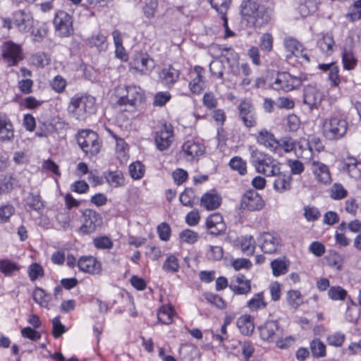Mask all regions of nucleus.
<instances>
[{
    "instance_id": "nucleus-1",
    "label": "nucleus",
    "mask_w": 361,
    "mask_h": 361,
    "mask_svg": "<svg viewBox=\"0 0 361 361\" xmlns=\"http://www.w3.org/2000/svg\"><path fill=\"white\" fill-rule=\"evenodd\" d=\"M248 150L250 154V163L258 173L267 177L275 176L279 173L280 162L271 154L253 145H250Z\"/></svg>"
},
{
    "instance_id": "nucleus-2",
    "label": "nucleus",
    "mask_w": 361,
    "mask_h": 361,
    "mask_svg": "<svg viewBox=\"0 0 361 361\" xmlns=\"http://www.w3.org/2000/svg\"><path fill=\"white\" fill-rule=\"evenodd\" d=\"M240 15L247 25L250 27H259L269 21V16L263 6L256 1L243 0L240 4Z\"/></svg>"
},
{
    "instance_id": "nucleus-3",
    "label": "nucleus",
    "mask_w": 361,
    "mask_h": 361,
    "mask_svg": "<svg viewBox=\"0 0 361 361\" xmlns=\"http://www.w3.org/2000/svg\"><path fill=\"white\" fill-rule=\"evenodd\" d=\"M95 109L94 97L83 94H75L71 99L67 109L69 115L78 121H85Z\"/></svg>"
},
{
    "instance_id": "nucleus-4",
    "label": "nucleus",
    "mask_w": 361,
    "mask_h": 361,
    "mask_svg": "<svg viewBox=\"0 0 361 361\" xmlns=\"http://www.w3.org/2000/svg\"><path fill=\"white\" fill-rule=\"evenodd\" d=\"M322 132L324 137L331 141L338 140L347 133L348 123L343 116L334 114L322 121Z\"/></svg>"
},
{
    "instance_id": "nucleus-5",
    "label": "nucleus",
    "mask_w": 361,
    "mask_h": 361,
    "mask_svg": "<svg viewBox=\"0 0 361 361\" xmlns=\"http://www.w3.org/2000/svg\"><path fill=\"white\" fill-rule=\"evenodd\" d=\"M33 25L32 14L27 9L17 10L12 13L11 17L2 18L4 27L8 30L16 28L21 33L29 32L33 27Z\"/></svg>"
},
{
    "instance_id": "nucleus-6",
    "label": "nucleus",
    "mask_w": 361,
    "mask_h": 361,
    "mask_svg": "<svg viewBox=\"0 0 361 361\" xmlns=\"http://www.w3.org/2000/svg\"><path fill=\"white\" fill-rule=\"evenodd\" d=\"M119 95L116 102L119 106H129L136 108L140 106L145 99V92L139 86L129 85L118 87L116 90Z\"/></svg>"
},
{
    "instance_id": "nucleus-7",
    "label": "nucleus",
    "mask_w": 361,
    "mask_h": 361,
    "mask_svg": "<svg viewBox=\"0 0 361 361\" xmlns=\"http://www.w3.org/2000/svg\"><path fill=\"white\" fill-rule=\"evenodd\" d=\"M128 66L133 74L149 75L155 68V62L147 53L137 51L131 56Z\"/></svg>"
},
{
    "instance_id": "nucleus-8",
    "label": "nucleus",
    "mask_w": 361,
    "mask_h": 361,
    "mask_svg": "<svg viewBox=\"0 0 361 361\" xmlns=\"http://www.w3.org/2000/svg\"><path fill=\"white\" fill-rule=\"evenodd\" d=\"M77 142L84 153L88 157L97 154L101 148L98 135L93 130H82L78 132Z\"/></svg>"
},
{
    "instance_id": "nucleus-9",
    "label": "nucleus",
    "mask_w": 361,
    "mask_h": 361,
    "mask_svg": "<svg viewBox=\"0 0 361 361\" xmlns=\"http://www.w3.org/2000/svg\"><path fill=\"white\" fill-rule=\"evenodd\" d=\"M102 225V217L96 211L86 209L82 214V223L78 230L80 235H90Z\"/></svg>"
},
{
    "instance_id": "nucleus-10",
    "label": "nucleus",
    "mask_w": 361,
    "mask_h": 361,
    "mask_svg": "<svg viewBox=\"0 0 361 361\" xmlns=\"http://www.w3.org/2000/svg\"><path fill=\"white\" fill-rule=\"evenodd\" d=\"M204 152L205 147L200 141L188 140L182 145L180 154L187 161L192 162L198 161Z\"/></svg>"
},
{
    "instance_id": "nucleus-11",
    "label": "nucleus",
    "mask_w": 361,
    "mask_h": 361,
    "mask_svg": "<svg viewBox=\"0 0 361 361\" xmlns=\"http://www.w3.org/2000/svg\"><path fill=\"white\" fill-rule=\"evenodd\" d=\"M174 141L173 128L171 124L164 123L154 133V142L157 149H168Z\"/></svg>"
},
{
    "instance_id": "nucleus-12",
    "label": "nucleus",
    "mask_w": 361,
    "mask_h": 361,
    "mask_svg": "<svg viewBox=\"0 0 361 361\" xmlns=\"http://www.w3.org/2000/svg\"><path fill=\"white\" fill-rule=\"evenodd\" d=\"M56 34L61 37H69L73 33V17L63 11H59L54 18Z\"/></svg>"
},
{
    "instance_id": "nucleus-13",
    "label": "nucleus",
    "mask_w": 361,
    "mask_h": 361,
    "mask_svg": "<svg viewBox=\"0 0 361 361\" xmlns=\"http://www.w3.org/2000/svg\"><path fill=\"white\" fill-rule=\"evenodd\" d=\"M302 85L300 78L294 77L287 72L278 73L271 87L275 90L289 92L299 87Z\"/></svg>"
},
{
    "instance_id": "nucleus-14",
    "label": "nucleus",
    "mask_w": 361,
    "mask_h": 361,
    "mask_svg": "<svg viewBox=\"0 0 361 361\" xmlns=\"http://www.w3.org/2000/svg\"><path fill=\"white\" fill-rule=\"evenodd\" d=\"M1 51L3 59L8 66H16L23 59L21 45L12 41L4 42Z\"/></svg>"
},
{
    "instance_id": "nucleus-15",
    "label": "nucleus",
    "mask_w": 361,
    "mask_h": 361,
    "mask_svg": "<svg viewBox=\"0 0 361 361\" xmlns=\"http://www.w3.org/2000/svg\"><path fill=\"white\" fill-rule=\"evenodd\" d=\"M283 45L285 49L290 52V54L286 56L288 60L290 59L293 56H295L300 59L301 62L309 63L310 61V56L303 45L295 38L291 37H285Z\"/></svg>"
},
{
    "instance_id": "nucleus-16",
    "label": "nucleus",
    "mask_w": 361,
    "mask_h": 361,
    "mask_svg": "<svg viewBox=\"0 0 361 361\" xmlns=\"http://www.w3.org/2000/svg\"><path fill=\"white\" fill-rule=\"evenodd\" d=\"M258 329L260 338L267 343H273L278 336L283 333V328L275 320L267 321L259 326Z\"/></svg>"
},
{
    "instance_id": "nucleus-17",
    "label": "nucleus",
    "mask_w": 361,
    "mask_h": 361,
    "mask_svg": "<svg viewBox=\"0 0 361 361\" xmlns=\"http://www.w3.org/2000/svg\"><path fill=\"white\" fill-rule=\"evenodd\" d=\"M310 164L311 171L319 183L324 185H329L331 183V176L327 165L314 159H310Z\"/></svg>"
},
{
    "instance_id": "nucleus-18",
    "label": "nucleus",
    "mask_w": 361,
    "mask_h": 361,
    "mask_svg": "<svg viewBox=\"0 0 361 361\" xmlns=\"http://www.w3.org/2000/svg\"><path fill=\"white\" fill-rule=\"evenodd\" d=\"M78 267L83 273L90 275L99 274L102 271V264L93 256H82L78 259Z\"/></svg>"
},
{
    "instance_id": "nucleus-19",
    "label": "nucleus",
    "mask_w": 361,
    "mask_h": 361,
    "mask_svg": "<svg viewBox=\"0 0 361 361\" xmlns=\"http://www.w3.org/2000/svg\"><path fill=\"white\" fill-rule=\"evenodd\" d=\"M264 205V202L262 197L253 190L245 192L241 200L242 208L250 211L260 210Z\"/></svg>"
},
{
    "instance_id": "nucleus-20",
    "label": "nucleus",
    "mask_w": 361,
    "mask_h": 361,
    "mask_svg": "<svg viewBox=\"0 0 361 361\" xmlns=\"http://www.w3.org/2000/svg\"><path fill=\"white\" fill-rule=\"evenodd\" d=\"M261 250L267 254H273L278 251L281 247V238L270 233H262L259 238Z\"/></svg>"
},
{
    "instance_id": "nucleus-21",
    "label": "nucleus",
    "mask_w": 361,
    "mask_h": 361,
    "mask_svg": "<svg viewBox=\"0 0 361 361\" xmlns=\"http://www.w3.org/2000/svg\"><path fill=\"white\" fill-rule=\"evenodd\" d=\"M323 98V92L316 86L307 85L305 87L303 102L310 109H317Z\"/></svg>"
},
{
    "instance_id": "nucleus-22",
    "label": "nucleus",
    "mask_w": 361,
    "mask_h": 361,
    "mask_svg": "<svg viewBox=\"0 0 361 361\" xmlns=\"http://www.w3.org/2000/svg\"><path fill=\"white\" fill-rule=\"evenodd\" d=\"M15 138L14 126L9 117L0 113V142L10 143Z\"/></svg>"
},
{
    "instance_id": "nucleus-23",
    "label": "nucleus",
    "mask_w": 361,
    "mask_h": 361,
    "mask_svg": "<svg viewBox=\"0 0 361 361\" xmlns=\"http://www.w3.org/2000/svg\"><path fill=\"white\" fill-rule=\"evenodd\" d=\"M240 117L247 128L257 125V116L252 105L247 101L240 102L238 106Z\"/></svg>"
},
{
    "instance_id": "nucleus-24",
    "label": "nucleus",
    "mask_w": 361,
    "mask_h": 361,
    "mask_svg": "<svg viewBox=\"0 0 361 361\" xmlns=\"http://www.w3.org/2000/svg\"><path fill=\"white\" fill-rule=\"evenodd\" d=\"M253 136L259 145L264 147L272 153L274 152L278 140L271 130L262 128L253 135Z\"/></svg>"
},
{
    "instance_id": "nucleus-25",
    "label": "nucleus",
    "mask_w": 361,
    "mask_h": 361,
    "mask_svg": "<svg viewBox=\"0 0 361 361\" xmlns=\"http://www.w3.org/2000/svg\"><path fill=\"white\" fill-rule=\"evenodd\" d=\"M229 288L235 295H247L251 291V281L241 274H238L232 279Z\"/></svg>"
},
{
    "instance_id": "nucleus-26",
    "label": "nucleus",
    "mask_w": 361,
    "mask_h": 361,
    "mask_svg": "<svg viewBox=\"0 0 361 361\" xmlns=\"http://www.w3.org/2000/svg\"><path fill=\"white\" fill-rule=\"evenodd\" d=\"M341 171L350 178L358 180L361 178V161L355 157H348L342 162Z\"/></svg>"
},
{
    "instance_id": "nucleus-27",
    "label": "nucleus",
    "mask_w": 361,
    "mask_h": 361,
    "mask_svg": "<svg viewBox=\"0 0 361 361\" xmlns=\"http://www.w3.org/2000/svg\"><path fill=\"white\" fill-rule=\"evenodd\" d=\"M192 73L195 75L189 82V89L193 94H200L205 87L204 69L200 66H195Z\"/></svg>"
},
{
    "instance_id": "nucleus-28",
    "label": "nucleus",
    "mask_w": 361,
    "mask_h": 361,
    "mask_svg": "<svg viewBox=\"0 0 361 361\" xmlns=\"http://www.w3.org/2000/svg\"><path fill=\"white\" fill-rule=\"evenodd\" d=\"M206 228L212 235H218L226 231V224L219 213L209 215L206 221Z\"/></svg>"
},
{
    "instance_id": "nucleus-29",
    "label": "nucleus",
    "mask_w": 361,
    "mask_h": 361,
    "mask_svg": "<svg viewBox=\"0 0 361 361\" xmlns=\"http://www.w3.org/2000/svg\"><path fill=\"white\" fill-rule=\"evenodd\" d=\"M334 36L330 32L320 33L317 39V46L326 56H331L335 47Z\"/></svg>"
},
{
    "instance_id": "nucleus-30",
    "label": "nucleus",
    "mask_w": 361,
    "mask_h": 361,
    "mask_svg": "<svg viewBox=\"0 0 361 361\" xmlns=\"http://www.w3.org/2000/svg\"><path fill=\"white\" fill-rule=\"evenodd\" d=\"M276 145L273 153L279 157H283L285 154H289L295 150L296 141L291 137L284 136L277 140Z\"/></svg>"
},
{
    "instance_id": "nucleus-31",
    "label": "nucleus",
    "mask_w": 361,
    "mask_h": 361,
    "mask_svg": "<svg viewBox=\"0 0 361 361\" xmlns=\"http://www.w3.org/2000/svg\"><path fill=\"white\" fill-rule=\"evenodd\" d=\"M221 203V197L215 190L204 193L200 200L201 206L207 210H214L218 208Z\"/></svg>"
},
{
    "instance_id": "nucleus-32",
    "label": "nucleus",
    "mask_w": 361,
    "mask_h": 361,
    "mask_svg": "<svg viewBox=\"0 0 361 361\" xmlns=\"http://www.w3.org/2000/svg\"><path fill=\"white\" fill-rule=\"evenodd\" d=\"M318 68L324 73H329L328 79L331 82V85L335 87L338 86L341 82L339 67L336 63H319Z\"/></svg>"
},
{
    "instance_id": "nucleus-33",
    "label": "nucleus",
    "mask_w": 361,
    "mask_h": 361,
    "mask_svg": "<svg viewBox=\"0 0 361 361\" xmlns=\"http://www.w3.org/2000/svg\"><path fill=\"white\" fill-rule=\"evenodd\" d=\"M235 245L245 255L251 256L255 253L256 242L253 236L244 235L238 237Z\"/></svg>"
},
{
    "instance_id": "nucleus-34",
    "label": "nucleus",
    "mask_w": 361,
    "mask_h": 361,
    "mask_svg": "<svg viewBox=\"0 0 361 361\" xmlns=\"http://www.w3.org/2000/svg\"><path fill=\"white\" fill-rule=\"evenodd\" d=\"M25 207L30 210L39 212L44 204L39 192H30L23 199Z\"/></svg>"
},
{
    "instance_id": "nucleus-35",
    "label": "nucleus",
    "mask_w": 361,
    "mask_h": 361,
    "mask_svg": "<svg viewBox=\"0 0 361 361\" xmlns=\"http://www.w3.org/2000/svg\"><path fill=\"white\" fill-rule=\"evenodd\" d=\"M290 261L286 257H278L270 263L272 274L275 277L285 275L288 273L290 267Z\"/></svg>"
},
{
    "instance_id": "nucleus-36",
    "label": "nucleus",
    "mask_w": 361,
    "mask_h": 361,
    "mask_svg": "<svg viewBox=\"0 0 361 361\" xmlns=\"http://www.w3.org/2000/svg\"><path fill=\"white\" fill-rule=\"evenodd\" d=\"M236 324L243 335L250 336L254 331V318L250 314L241 315L238 318Z\"/></svg>"
},
{
    "instance_id": "nucleus-37",
    "label": "nucleus",
    "mask_w": 361,
    "mask_h": 361,
    "mask_svg": "<svg viewBox=\"0 0 361 361\" xmlns=\"http://www.w3.org/2000/svg\"><path fill=\"white\" fill-rule=\"evenodd\" d=\"M245 306L251 312H257L265 309L267 306V302L265 300L264 292L261 291L254 294L252 297L247 301Z\"/></svg>"
},
{
    "instance_id": "nucleus-38",
    "label": "nucleus",
    "mask_w": 361,
    "mask_h": 361,
    "mask_svg": "<svg viewBox=\"0 0 361 361\" xmlns=\"http://www.w3.org/2000/svg\"><path fill=\"white\" fill-rule=\"evenodd\" d=\"M294 152L298 157L307 160L309 162L310 159H314L312 157V149L309 142L305 139H301L298 142H296V148Z\"/></svg>"
},
{
    "instance_id": "nucleus-39",
    "label": "nucleus",
    "mask_w": 361,
    "mask_h": 361,
    "mask_svg": "<svg viewBox=\"0 0 361 361\" xmlns=\"http://www.w3.org/2000/svg\"><path fill=\"white\" fill-rule=\"evenodd\" d=\"M104 178L106 183L112 188L122 187L126 184L124 176L121 171H109L105 173Z\"/></svg>"
},
{
    "instance_id": "nucleus-40",
    "label": "nucleus",
    "mask_w": 361,
    "mask_h": 361,
    "mask_svg": "<svg viewBox=\"0 0 361 361\" xmlns=\"http://www.w3.org/2000/svg\"><path fill=\"white\" fill-rule=\"evenodd\" d=\"M342 63L345 70H353L357 64V59L351 47H344L342 51Z\"/></svg>"
},
{
    "instance_id": "nucleus-41",
    "label": "nucleus",
    "mask_w": 361,
    "mask_h": 361,
    "mask_svg": "<svg viewBox=\"0 0 361 361\" xmlns=\"http://www.w3.org/2000/svg\"><path fill=\"white\" fill-rule=\"evenodd\" d=\"M174 316L175 310L171 305H162L157 312V319L163 324H171Z\"/></svg>"
},
{
    "instance_id": "nucleus-42",
    "label": "nucleus",
    "mask_w": 361,
    "mask_h": 361,
    "mask_svg": "<svg viewBox=\"0 0 361 361\" xmlns=\"http://www.w3.org/2000/svg\"><path fill=\"white\" fill-rule=\"evenodd\" d=\"M32 298L41 307L49 309L51 296L42 288L36 287L32 293Z\"/></svg>"
},
{
    "instance_id": "nucleus-43",
    "label": "nucleus",
    "mask_w": 361,
    "mask_h": 361,
    "mask_svg": "<svg viewBox=\"0 0 361 361\" xmlns=\"http://www.w3.org/2000/svg\"><path fill=\"white\" fill-rule=\"evenodd\" d=\"M276 176L277 177L274 183V188L276 191L283 192L290 189L292 178L290 175L281 173L279 171Z\"/></svg>"
},
{
    "instance_id": "nucleus-44",
    "label": "nucleus",
    "mask_w": 361,
    "mask_h": 361,
    "mask_svg": "<svg viewBox=\"0 0 361 361\" xmlns=\"http://www.w3.org/2000/svg\"><path fill=\"white\" fill-rule=\"evenodd\" d=\"M180 72L172 66L164 68L160 74L162 81L167 85H173L179 78Z\"/></svg>"
},
{
    "instance_id": "nucleus-45",
    "label": "nucleus",
    "mask_w": 361,
    "mask_h": 361,
    "mask_svg": "<svg viewBox=\"0 0 361 361\" xmlns=\"http://www.w3.org/2000/svg\"><path fill=\"white\" fill-rule=\"evenodd\" d=\"M110 135L115 139L116 144V155L117 157L121 161H126L128 153V146L123 138L118 137L116 135L113 133L111 130H108Z\"/></svg>"
},
{
    "instance_id": "nucleus-46",
    "label": "nucleus",
    "mask_w": 361,
    "mask_h": 361,
    "mask_svg": "<svg viewBox=\"0 0 361 361\" xmlns=\"http://www.w3.org/2000/svg\"><path fill=\"white\" fill-rule=\"evenodd\" d=\"M20 265L10 259H0V271L6 276H11L15 271H18Z\"/></svg>"
},
{
    "instance_id": "nucleus-47",
    "label": "nucleus",
    "mask_w": 361,
    "mask_h": 361,
    "mask_svg": "<svg viewBox=\"0 0 361 361\" xmlns=\"http://www.w3.org/2000/svg\"><path fill=\"white\" fill-rule=\"evenodd\" d=\"M295 341V339L293 336L284 334V331L283 330V333L280 334L273 343L280 349H287L293 345Z\"/></svg>"
},
{
    "instance_id": "nucleus-48",
    "label": "nucleus",
    "mask_w": 361,
    "mask_h": 361,
    "mask_svg": "<svg viewBox=\"0 0 361 361\" xmlns=\"http://www.w3.org/2000/svg\"><path fill=\"white\" fill-rule=\"evenodd\" d=\"M49 56L44 52H37L30 57L31 63L37 68H44L50 62Z\"/></svg>"
},
{
    "instance_id": "nucleus-49",
    "label": "nucleus",
    "mask_w": 361,
    "mask_h": 361,
    "mask_svg": "<svg viewBox=\"0 0 361 361\" xmlns=\"http://www.w3.org/2000/svg\"><path fill=\"white\" fill-rule=\"evenodd\" d=\"M128 169L130 177L134 180L141 179L145 173V167L140 161L131 163Z\"/></svg>"
},
{
    "instance_id": "nucleus-50",
    "label": "nucleus",
    "mask_w": 361,
    "mask_h": 361,
    "mask_svg": "<svg viewBox=\"0 0 361 361\" xmlns=\"http://www.w3.org/2000/svg\"><path fill=\"white\" fill-rule=\"evenodd\" d=\"M179 262L174 255L167 256L163 264V269L169 273H176L179 270Z\"/></svg>"
},
{
    "instance_id": "nucleus-51",
    "label": "nucleus",
    "mask_w": 361,
    "mask_h": 361,
    "mask_svg": "<svg viewBox=\"0 0 361 361\" xmlns=\"http://www.w3.org/2000/svg\"><path fill=\"white\" fill-rule=\"evenodd\" d=\"M238 344L240 346L244 361H250L255 351L253 343L250 341L245 340L238 341Z\"/></svg>"
},
{
    "instance_id": "nucleus-52",
    "label": "nucleus",
    "mask_w": 361,
    "mask_h": 361,
    "mask_svg": "<svg viewBox=\"0 0 361 361\" xmlns=\"http://www.w3.org/2000/svg\"><path fill=\"white\" fill-rule=\"evenodd\" d=\"M310 350L314 357L326 356V345L318 338L314 339L310 343Z\"/></svg>"
},
{
    "instance_id": "nucleus-53",
    "label": "nucleus",
    "mask_w": 361,
    "mask_h": 361,
    "mask_svg": "<svg viewBox=\"0 0 361 361\" xmlns=\"http://www.w3.org/2000/svg\"><path fill=\"white\" fill-rule=\"evenodd\" d=\"M16 180L11 176H0V195L10 192L14 187Z\"/></svg>"
},
{
    "instance_id": "nucleus-54",
    "label": "nucleus",
    "mask_w": 361,
    "mask_h": 361,
    "mask_svg": "<svg viewBox=\"0 0 361 361\" xmlns=\"http://www.w3.org/2000/svg\"><path fill=\"white\" fill-rule=\"evenodd\" d=\"M287 302L293 308H298L302 304V294L299 290H290L287 293Z\"/></svg>"
},
{
    "instance_id": "nucleus-55",
    "label": "nucleus",
    "mask_w": 361,
    "mask_h": 361,
    "mask_svg": "<svg viewBox=\"0 0 361 361\" xmlns=\"http://www.w3.org/2000/svg\"><path fill=\"white\" fill-rule=\"evenodd\" d=\"M158 0H145L142 8V11L145 16L151 19L155 16L158 8Z\"/></svg>"
},
{
    "instance_id": "nucleus-56",
    "label": "nucleus",
    "mask_w": 361,
    "mask_h": 361,
    "mask_svg": "<svg viewBox=\"0 0 361 361\" xmlns=\"http://www.w3.org/2000/svg\"><path fill=\"white\" fill-rule=\"evenodd\" d=\"M199 235L197 232L190 229H185L179 234V239L182 243L187 244H195L199 240Z\"/></svg>"
},
{
    "instance_id": "nucleus-57",
    "label": "nucleus",
    "mask_w": 361,
    "mask_h": 361,
    "mask_svg": "<svg viewBox=\"0 0 361 361\" xmlns=\"http://www.w3.org/2000/svg\"><path fill=\"white\" fill-rule=\"evenodd\" d=\"M347 295V290L339 286H331L328 290V296L332 300H343Z\"/></svg>"
},
{
    "instance_id": "nucleus-58",
    "label": "nucleus",
    "mask_w": 361,
    "mask_h": 361,
    "mask_svg": "<svg viewBox=\"0 0 361 361\" xmlns=\"http://www.w3.org/2000/svg\"><path fill=\"white\" fill-rule=\"evenodd\" d=\"M230 167L235 171H237L240 175H245L247 173V164L240 157H233L229 161Z\"/></svg>"
},
{
    "instance_id": "nucleus-59",
    "label": "nucleus",
    "mask_w": 361,
    "mask_h": 361,
    "mask_svg": "<svg viewBox=\"0 0 361 361\" xmlns=\"http://www.w3.org/2000/svg\"><path fill=\"white\" fill-rule=\"evenodd\" d=\"M93 245L98 250H110L114 246V243L108 236H99L93 239Z\"/></svg>"
},
{
    "instance_id": "nucleus-60",
    "label": "nucleus",
    "mask_w": 361,
    "mask_h": 361,
    "mask_svg": "<svg viewBox=\"0 0 361 361\" xmlns=\"http://www.w3.org/2000/svg\"><path fill=\"white\" fill-rule=\"evenodd\" d=\"M27 274L31 281H35L38 278L43 277L44 274L43 267L38 263H32L27 269Z\"/></svg>"
},
{
    "instance_id": "nucleus-61",
    "label": "nucleus",
    "mask_w": 361,
    "mask_h": 361,
    "mask_svg": "<svg viewBox=\"0 0 361 361\" xmlns=\"http://www.w3.org/2000/svg\"><path fill=\"white\" fill-rule=\"evenodd\" d=\"M106 41V36L100 32L92 35L87 39L88 44L90 47H96L98 49H104Z\"/></svg>"
},
{
    "instance_id": "nucleus-62",
    "label": "nucleus",
    "mask_w": 361,
    "mask_h": 361,
    "mask_svg": "<svg viewBox=\"0 0 361 361\" xmlns=\"http://www.w3.org/2000/svg\"><path fill=\"white\" fill-rule=\"evenodd\" d=\"M317 6L314 1L306 0L298 7V11L302 17H307L316 11Z\"/></svg>"
},
{
    "instance_id": "nucleus-63",
    "label": "nucleus",
    "mask_w": 361,
    "mask_h": 361,
    "mask_svg": "<svg viewBox=\"0 0 361 361\" xmlns=\"http://www.w3.org/2000/svg\"><path fill=\"white\" fill-rule=\"evenodd\" d=\"M347 195V190L341 183H334L330 189V196L334 200H342L345 198Z\"/></svg>"
},
{
    "instance_id": "nucleus-64",
    "label": "nucleus",
    "mask_w": 361,
    "mask_h": 361,
    "mask_svg": "<svg viewBox=\"0 0 361 361\" xmlns=\"http://www.w3.org/2000/svg\"><path fill=\"white\" fill-rule=\"evenodd\" d=\"M347 17L353 22L361 19V0H357L353 3Z\"/></svg>"
}]
</instances>
